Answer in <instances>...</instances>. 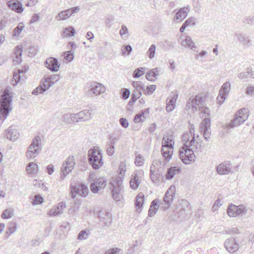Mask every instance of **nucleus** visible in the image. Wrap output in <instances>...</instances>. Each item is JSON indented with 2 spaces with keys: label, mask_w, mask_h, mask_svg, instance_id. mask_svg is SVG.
Segmentation results:
<instances>
[{
  "label": "nucleus",
  "mask_w": 254,
  "mask_h": 254,
  "mask_svg": "<svg viewBox=\"0 0 254 254\" xmlns=\"http://www.w3.org/2000/svg\"><path fill=\"white\" fill-rule=\"evenodd\" d=\"M173 147L169 146L162 145L161 153L163 157L168 161L172 158Z\"/></svg>",
  "instance_id": "nucleus-24"
},
{
  "label": "nucleus",
  "mask_w": 254,
  "mask_h": 254,
  "mask_svg": "<svg viewBox=\"0 0 254 254\" xmlns=\"http://www.w3.org/2000/svg\"><path fill=\"white\" fill-rule=\"evenodd\" d=\"M155 75V73L153 72L152 70H150L146 74V78L149 81H153L156 79Z\"/></svg>",
  "instance_id": "nucleus-52"
},
{
  "label": "nucleus",
  "mask_w": 254,
  "mask_h": 254,
  "mask_svg": "<svg viewBox=\"0 0 254 254\" xmlns=\"http://www.w3.org/2000/svg\"><path fill=\"white\" fill-rule=\"evenodd\" d=\"M141 95V93L139 91L138 93H134L132 94L131 98L129 102V104H132Z\"/></svg>",
  "instance_id": "nucleus-54"
},
{
  "label": "nucleus",
  "mask_w": 254,
  "mask_h": 254,
  "mask_svg": "<svg viewBox=\"0 0 254 254\" xmlns=\"http://www.w3.org/2000/svg\"><path fill=\"white\" fill-rule=\"evenodd\" d=\"M144 159L141 155L138 154L136 156L134 163L137 166H141L144 164Z\"/></svg>",
  "instance_id": "nucleus-48"
},
{
  "label": "nucleus",
  "mask_w": 254,
  "mask_h": 254,
  "mask_svg": "<svg viewBox=\"0 0 254 254\" xmlns=\"http://www.w3.org/2000/svg\"><path fill=\"white\" fill-rule=\"evenodd\" d=\"M74 51L73 50H69L64 53V59L65 60L68 62H71L74 58Z\"/></svg>",
  "instance_id": "nucleus-43"
},
{
  "label": "nucleus",
  "mask_w": 254,
  "mask_h": 254,
  "mask_svg": "<svg viewBox=\"0 0 254 254\" xmlns=\"http://www.w3.org/2000/svg\"><path fill=\"white\" fill-rule=\"evenodd\" d=\"M194 152L192 149L182 146L179 151L180 157L184 164H190L195 161Z\"/></svg>",
  "instance_id": "nucleus-6"
},
{
  "label": "nucleus",
  "mask_w": 254,
  "mask_h": 254,
  "mask_svg": "<svg viewBox=\"0 0 254 254\" xmlns=\"http://www.w3.org/2000/svg\"><path fill=\"white\" fill-rule=\"evenodd\" d=\"M45 66L52 71H58L60 68V64L55 58H48L45 62Z\"/></svg>",
  "instance_id": "nucleus-18"
},
{
  "label": "nucleus",
  "mask_w": 254,
  "mask_h": 254,
  "mask_svg": "<svg viewBox=\"0 0 254 254\" xmlns=\"http://www.w3.org/2000/svg\"><path fill=\"white\" fill-rule=\"evenodd\" d=\"M45 91V89H44V88H42V87L40 85L39 87H38L36 89H35L32 91V93L33 95H37L38 94H42Z\"/></svg>",
  "instance_id": "nucleus-61"
},
{
  "label": "nucleus",
  "mask_w": 254,
  "mask_h": 254,
  "mask_svg": "<svg viewBox=\"0 0 254 254\" xmlns=\"http://www.w3.org/2000/svg\"><path fill=\"white\" fill-rule=\"evenodd\" d=\"M75 34V30L72 26H69L64 29L63 32V37H71L74 36Z\"/></svg>",
  "instance_id": "nucleus-37"
},
{
  "label": "nucleus",
  "mask_w": 254,
  "mask_h": 254,
  "mask_svg": "<svg viewBox=\"0 0 254 254\" xmlns=\"http://www.w3.org/2000/svg\"><path fill=\"white\" fill-rule=\"evenodd\" d=\"M235 36L243 44H246L248 46H249L251 45L252 42L251 40H250L248 37L246 36L243 33H236L235 34Z\"/></svg>",
  "instance_id": "nucleus-33"
},
{
  "label": "nucleus",
  "mask_w": 254,
  "mask_h": 254,
  "mask_svg": "<svg viewBox=\"0 0 254 254\" xmlns=\"http://www.w3.org/2000/svg\"><path fill=\"white\" fill-rule=\"evenodd\" d=\"M156 171L150 172V177L152 181L155 183H159L160 178H163L162 173L155 172Z\"/></svg>",
  "instance_id": "nucleus-36"
},
{
  "label": "nucleus",
  "mask_w": 254,
  "mask_h": 254,
  "mask_svg": "<svg viewBox=\"0 0 254 254\" xmlns=\"http://www.w3.org/2000/svg\"><path fill=\"white\" fill-rule=\"evenodd\" d=\"M156 88V86L155 85H151L147 86L146 90L145 89L143 91L145 92V94L150 95L155 90Z\"/></svg>",
  "instance_id": "nucleus-57"
},
{
  "label": "nucleus",
  "mask_w": 254,
  "mask_h": 254,
  "mask_svg": "<svg viewBox=\"0 0 254 254\" xmlns=\"http://www.w3.org/2000/svg\"><path fill=\"white\" fill-rule=\"evenodd\" d=\"M66 207V204L64 202H61L57 205L53 207L48 212V215L51 217L57 216L63 213Z\"/></svg>",
  "instance_id": "nucleus-16"
},
{
  "label": "nucleus",
  "mask_w": 254,
  "mask_h": 254,
  "mask_svg": "<svg viewBox=\"0 0 254 254\" xmlns=\"http://www.w3.org/2000/svg\"><path fill=\"white\" fill-rule=\"evenodd\" d=\"M12 94L8 90H5L1 96L0 111L1 114L5 117L8 115L9 112L11 111V102Z\"/></svg>",
  "instance_id": "nucleus-4"
},
{
  "label": "nucleus",
  "mask_w": 254,
  "mask_h": 254,
  "mask_svg": "<svg viewBox=\"0 0 254 254\" xmlns=\"http://www.w3.org/2000/svg\"><path fill=\"white\" fill-rule=\"evenodd\" d=\"M248 109L243 108L239 110L233 119L228 124L223 126L225 129H229L237 127L246 121L249 117Z\"/></svg>",
  "instance_id": "nucleus-3"
},
{
  "label": "nucleus",
  "mask_w": 254,
  "mask_h": 254,
  "mask_svg": "<svg viewBox=\"0 0 254 254\" xmlns=\"http://www.w3.org/2000/svg\"><path fill=\"white\" fill-rule=\"evenodd\" d=\"M7 5L9 8L17 13H21L23 11L22 4L18 1L9 0Z\"/></svg>",
  "instance_id": "nucleus-23"
},
{
  "label": "nucleus",
  "mask_w": 254,
  "mask_h": 254,
  "mask_svg": "<svg viewBox=\"0 0 254 254\" xmlns=\"http://www.w3.org/2000/svg\"><path fill=\"white\" fill-rule=\"evenodd\" d=\"M156 51V46L155 44H152L147 52V56L150 59H153L155 57Z\"/></svg>",
  "instance_id": "nucleus-44"
},
{
  "label": "nucleus",
  "mask_w": 254,
  "mask_h": 254,
  "mask_svg": "<svg viewBox=\"0 0 254 254\" xmlns=\"http://www.w3.org/2000/svg\"><path fill=\"white\" fill-rule=\"evenodd\" d=\"M41 138L36 136L33 139L31 143L28 146L26 154L28 158H34L41 150Z\"/></svg>",
  "instance_id": "nucleus-5"
},
{
  "label": "nucleus",
  "mask_w": 254,
  "mask_h": 254,
  "mask_svg": "<svg viewBox=\"0 0 254 254\" xmlns=\"http://www.w3.org/2000/svg\"><path fill=\"white\" fill-rule=\"evenodd\" d=\"M175 187H170L166 192L163 198V201L160 203L163 210L168 209L172 204L175 197Z\"/></svg>",
  "instance_id": "nucleus-9"
},
{
  "label": "nucleus",
  "mask_w": 254,
  "mask_h": 254,
  "mask_svg": "<svg viewBox=\"0 0 254 254\" xmlns=\"http://www.w3.org/2000/svg\"><path fill=\"white\" fill-rule=\"evenodd\" d=\"M210 119L205 118L200 125V129L202 132L203 136L206 141H208L210 138Z\"/></svg>",
  "instance_id": "nucleus-12"
},
{
  "label": "nucleus",
  "mask_w": 254,
  "mask_h": 254,
  "mask_svg": "<svg viewBox=\"0 0 254 254\" xmlns=\"http://www.w3.org/2000/svg\"><path fill=\"white\" fill-rule=\"evenodd\" d=\"M47 81L53 85L57 81L59 80V75L53 74L50 76L47 77Z\"/></svg>",
  "instance_id": "nucleus-56"
},
{
  "label": "nucleus",
  "mask_w": 254,
  "mask_h": 254,
  "mask_svg": "<svg viewBox=\"0 0 254 254\" xmlns=\"http://www.w3.org/2000/svg\"><path fill=\"white\" fill-rule=\"evenodd\" d=\"M195 136H190L189 133H184L183 135V140L184 142L183 146L189 149H192L193 151L196 152L200 148L201 144L195 140Z\"/></svg>",
  "instance_id": "nucleus-7"
},
{
  "label": "nucleus",
  "mask_w": 254,
  "mask_h": 254,
  "mask_svg": "<svg viewBox=\"0 0 254 254\" xmlns=\"http://www.w3.org/2000/svg\"><path fill=\"white\" fill-rule=\"evenodd\" d=\"M140 183V179L137 174H134L132 175L129 184L130 188L133 190H136L139 186Z\"/></svg>",
  "instance_id": "nucleus-30"
},
{
  "label": "nucleus",
  "mask_w": 254,
  "mask_h": 254,
  "mask_svg": "<svg viewBox=\"0 0 254 254\" xmlns=\"http://www.w3.org/2000/svg\"><path fill=\"white\" fill-rule=\"evenodd\" d=\"M105 254H123V252L121 249L115 248L108 250Z\"/></svg>",
  "instance_id": "nucleus-49"
},
{
  "label": "nucleus",
  "mask_w": 254,
  "mask_h": 254,
  "mask_svg": "<svg viewBox=\"0 0 254 254\" xmlns=\"http://www.w3.org/2000/svg\"><path fill=\"white\" fill-rule=\"evenodd\" d=\"M16 230V224L15 223L9 224L7 226V230L10 232V234L13 233Z\"/></svg>",
  "instance_id": "nucleus-62"
},
{
  "label": "nucleus",
  "mask_w": 254,
  "mask_h": 254,
  "mask_svg": "<svg viewBox=\"0 0 254 254\" xmlns=\"http://www.w3.org/2000/svg\"><path fill=\"white\" fill-rule=\"evenodd\" d=\"M24 26L22 23H20L17 26H16L14 29L13 36H18L20 34L21 32L24 28Z\"/></svg>",
  "instance_id": "nucleus-51"
},
{
  "label": "nucleus",
  "mask_w": 254,
  "mask_h": 254,
  "mask_svg": "<svg viewBox=\"0 0 254 254\" xmlns=\"http://www.w3.org/2000/svg\"><path fill=\"white\" fill-rule=\"evenodd\" d=\"M166 165L165 161H162L160 159L154 160L150 167V172L157 171L159 173H163V167Z\"/></svg>",
  "instance_id": "nucleus-19"
},
{
  "label": "nucleus",
  "mask_w": 254,
  "mask_h": 254,
  "mask_svg": "<svg viewBox=\"0 0 254 254\" xmlns=\"http://www.w3.org/2000/svg\"><path fill=\"white\" fill-rule=\"evenodd\" d=\"M181 45L186 48H190L191 50L194 51L197 47L195 46L194 42L192 40L191 38L189 37H186L184 40H183Z\"/></svg>",
  "instance_id": "nucleus-29"
},
{
  "label": "nucleus",
  "mask_w": 254,
  "mask_h": 254,
  "mask_svg": "<svg viewBox=\"0 0 254 254\" xmlns=\"http://www.w3.org/2000/svg\"><path fill=\"white\" fill-rule=\"evenodd\" d=\"M90 235V233L87 232L86 230H81L78 234L77 239L79 240H86Z\"/></svg>",
  "instance_id": "nucleus-42"
},
{
  "label": "nucleus",
  "mask_w": 254,
  "mask_h": 254,
  "mask_svg": "<svg viewBox=\"0 0 254 254\" xmlns=\"http://www.w3.org/2000/svg\"><path fill=\"white\" fill-rule=\"evenodd\" d=\"M122 181L121 180L114 181L113 184V188L112 191V196L116 201L120 200L121 198L120 191L122 189Z\"/></svg>",
  "instance_id": "nucleus-17"
},
{
  "label": "nucleus",
  "mask_w": 254,
  "mask_h": 254,
  "mask_svg": "<svg viewBox=\"0 0 254 254\" xmlns=\"http://www.w3.org/2000/svg\"><path fill=\"white\" fill-rule=\"evenodd\" d=\"M77 114L78 116L77 123L85 121L91 119V112L89 110H83Z\"/></svg>",
  "instance_id": "nucleus-27"
},
{
  "label": "nucleus",
  "mask_w": 254,
  "mask_h": 254,
  "mask_svg": "<svg viewBox=\"0 0 254 254\" xmlns=\"http://www.w3.org/2000/svg\"><path fill=\"white\" fill-rule=\"evenodd\" d=\"M202 205V203H201L195 212V216L196 218H197L198 219L200 218L201 215L202 214L203 209Z\"/></svg>",
  "instance_id": "nucleus-63"
},
{
  "label": "nucleus",
  "mask_w": 254,
  "mask_h": 254,
  "mask_svg": "<svg viewBox=\"0 0 254 254\" xmlns=\"http://www.w3.org/2000/svg\"><path fill=\"white\" fill-rule=\"evenodd\" d=\"M145 68L144 67H139L136 68L133 73L134 78H138L144 74Z\"/></svg>",
  "instance_id": "nucleus-45"
},
{
  "label": "nucleus",
  "mask_w": 254,
  "mask_h": 254,
  "mask_svg": "<svg viewBox=\"0 0 254 254\" xmlns=\"http://www.w3.org/2000/svg\"><path fill=\"white\" fill-rule=\"evenodd\" d=\"M6 137L10 140L15 141L19 137V132L14 126H10L6 130Z\"/></svg>",
  "instance_id": "nucleus-22"
},
{
  "label": "nucleus",
  "mask_w": 254,
  "mask_h": 254,
  "mask_svg": "<svg viewBox=\"0 0 254 254\" xmlns=\"http://www.w3.org/2000/svg\"><path fill=\"white\" fill-rule=\"evenodd\" d=\"M106 186V181L104 178L97 179L90 185V190L93 193H97L100 189Z\"/></svg>",
  "instance_id": "nucleus-15"
},
{
  "label": "nucleus",
  "mask_w": 254,
  "mask_h": 254,
  "mask_svg": "<svg viewBox=\"0 0 254 254\" xmlns=\"http://www.w3.org/2000/svg\"><path fill=\"white\" fill-rule=\"evenodd\" d=\"M71 113H67L63 115L62 117V120L66 124L71 123L70 121Z\"/></svg>",
  "instance_id": "nucleus-53"
},
{
  "label": "nucleus",
  "mask_w": 254,
  "mask_h": 254,
  "mask_svg": "<svg viewBox=\"0 0 254 254\" xmlns=\"http://www.w3.org/2000/svg\"><path fill=\"white\" fill-rule=\"evenodd\" d=\"M27 172L30 175H35L38 171V166L34 162L29 163L26 167Z\"/></svg>",
  "instance_id": "nucleus-34"
},
{
  "label": "nucleus",
  "mask_w": 254,
  "mask_h": 254,
  "mask_svg": "<svg viewBox=\"0 0 254 254\" xmlns=\"http://www.w3.org/2000/svg\"><path fill=\"white\" fill-rule=\"evenodd\" d=\"M144 201V195L142 192H139L135 198V206L140 208Z\"/></svg>",
  "instance_id": "nucleus-40"
},
{
  "label": "nucleus",
  "mask_w": 254,
  "mask_h": 254,
  "mask_svg": "<svg viewBox=\"0 0 254 254\" xmlns=\"http://www.w3.org/2000/svg\"><path fill=\"white\" fill-rule=\"evenodd\" d=\"M132 50V47L130 45L125 46L124 47V49L121 52L122 56H125L126 55V52L127 53V55H129Z\"/></svg>",
  "instance_id": "nucleus-58"
},
{
  "label": "nucleus",
  "mask_w": 254,
  "mask_h": 254,
  "mask_svg": "<svg viewBox=\"0 0 254 254\" xmlns=\"http://www.w3.org/2000/svg\"><path fill=\"white\" fill-rule=\"evenodd\" d=\"M160 200L155 199L152 201L148 211V216L149 217L153 216L157 212L159 207Z\"/></svg>",
  "instance_id": "nucleus-26"
},
{
  "label": "nucleus",
  "mask_w": 254,
  "mask_h": 254,
  "mask_svg": "<svg viewBox=\"0 0 254 254\" xmlns=\"http://www.w3.org/2000/svg\"><path fill=\"white\" fill-rule=\"evenodd\" d=\"M14 215V210L10 208L4 210L1 214V217L2 219H8L11 218Z\"/></svg>",
  "instance_id": "nucleus-39"
},
{
  "label": "nucleus",
  "mask_w": 254,
  "mask_h": 254,
  "mask_svg": "<svg viewBox=\"0 0 254 254\" xmlns=\"http://www.w3.org/2000/svg\"><path fill=\"white\" fill-rule=\"evenodd\" d=\"M190 10V7L189 5L181 8L176 13L175 20L182 21L187 16Z\"/></svg>",
  "instance_id": "nucleus-20"
},
{
  "label": "nucleus",
  "mask_w": 254,
  "mask_h": 254,
  "mask_svg": "<svg viewBox=\"0 0 254 254\" xmlns=\"http://www.w3.org/2000/svg\"><path fill=\"white\" fill-rule=\"evenodd\" d=\"M231 89V84L229 81L225 82L222 86L219 93L227 96Z\"/></svg>",
  "instance_id": "nucleus-35"
},
{
  "label": "nucleus",
  "mask_w": 254,
  "mask_h": 254,
  "mask_svg": "<svg viewBox=\"0 0 254 254\" xmlns=\"http://www.w3.org/2000/svg\"><path fill=\"white\" fill-rule=\"evenodd\" d=\"M18 72L17 73L14 72L13 74V80L12 81H15V83L13 84V85H16L19 82L21 78L20 74L23 72V70L21 69H18Z\"/></svg>",
  "instance_id": "nucleus-46"
},
{
  "label": "nucleus",
  "mask_w": 254,
  "mask_h": 254,
  "mask_svg": "<svg viewBox=\"0 0 254 254\" xmlns=\"http://www.w3.org/2000/svg\"><path fill=\"white\" fill-rule=\"evenodd\" d=\"M174 141L171 134L167 133L164 135L162 142V145L169 146L173 147Z\"/></svg>",
  "instance_id": "nucleus-32"
},
{
  "label": "nucleus",
  "mask_w": 254,
  "mask_h": 254,
  "mask_svg": "<svg viewBox=\"0 0 254 254\" xmlns=\"http://www.w3.org/2000/svg\"><path fill=\"white\" fill-rule=\"evenodd\" d=\"M186 109H191L193 111H201V114L205 115L204 119L209 116L210 111L209 108L204 107V98L200 95L192 96L187 103Z\"/></svg>",
  "instance_id": "nucleus-1"
},
{
  "label": "nucleus",
  "mask_w": 254,
  "mask_h": 254,
  "mask_svg": "<svg viewBox=\"0 0 254 254\" xmlns=\"http://www.w3.org/2000/svg\"><path fill=\"white\" fill-rule=\"evenodd\" d=\"M250 73L251 69L250 68H248L246 71L243 72L239 74L238 77L241 79H246L250 76Z\"/></svg>",
  "instance_id": "nucleus-55"
},
{
  "label": "nucleus",
  "mask_w": 254,
  "mask_h": 254,
  "mask_svg": "<svg viewBox=\"0 0 254 254\" xmlns=\"http://www.w3.org/2000/svg\"><path fill=\"white\" fill-rule=\"evenodd\" d=\"M178 208H180V209L178 211H177V213L183 215L187 209H190V203L187 200H182Z\"/></svg>",
  "instance_id": "nucleus-31"
},
{
  "label": "nucleus",
  "mask_w": 254,
  "mask_h": 254,
  "mask_svg": "<svg viewBox=\"0 0 254 254\" xmlns=\"http://www.w3.org/2000/svg\"><path fill=\"white\" fill-rule=\"evenodd\" d=\"M52 85V84H51V83H50V82H49L47 81V78H45L44 79H42L41 81V85L40 86H41L42 87V88H44V89H45V91H46L49 88H50Z\"/></svg>",
  "instance_id": "nucleus-50"
},
{
  "label": "nucleus",
  "mask_w": 254,
  "mask_h": 254,
  "mask_svg": "<svg viewBox=\"0 0 254 254\" xmlns=\"http://www.w3.org/2000/svg\"><path fill=\"white\" fill-rule=\"evenodd\" d=\"M79 10L78 6L74 7L65 10V12L67 18L69 17L74 13L77 12Z\"/></svg>",
  "instance_id": "nucleus-47"
},
{
  "label": "nucleus",
  "mask_w": 254,
  "mask_h": 254,
  "mask_svg": "<svg viewBox=\"0 0 254 254\" xmlns=\"http://www.w3.org/2000/svg\"><path fill=\"white\" fill-rule=\"evenodd\" d=\"M56 18L59 20H64L67 18L65 10L60 12L57 16Z\"/></svg>",
  "instance_id": "nucleus-59"
},
{
  "label": "nucleus",
  "mask_w": 254,
  "mask_h": 254,
  "mask_svg": "<svg viewBox=\"0 0 254 254\" xmlns=\"http://www.w3.org/2000/svg\"><path fill=\"white\" fill-rule=\"evenodd\" d=\"M119 173L121 175L125 174L126 171V166L125 163L121 162L119 168Z\"/></svg>",
  "instance_id": "nucleus-64"
},
{
  "label": "nucleus",
  "mask_w": 254,
  "mask_h": 254,
  "mask_svg": "<svg viewBox=\"0 0 254 254\" xmlns=\"http://www.w3.org/2000/svg\"><path fill=\"white\" fill-rule=\"evenodd\" d=\"M88 162L94 169H99L103 165L102 151L99 147H93L88 152Z\"/></svg>",
  "instance_id": "nucleus-2"
},
{
  "label": "nucleus",
  "mask_w": 254,
  "mask_h": 254,
  "mask_svg": "<svg viewBox=\"0 0 254 254\" xmlns=\"http://www.w3.org/2000/svg\"><path fill=\"white\" fill-rule=\"evenodd\" d=\"M224 245L226 250L231 254L236 252L239 249V245L233 237L227 239L225 241Z\"/></svg>",
  "instance_id": "nucleus-13"
},
{
  "label": "nucleus",
  "mask_w": 254,
  "mask_h": 254,
  "mask_svg": "<svg viewBox=\"0 0 254 254\" xmlns=\"http://www.w3.org/2000/svg\"><path fill=\"white\" fill-rule=\"evenodd\" d=\"M103 216L100 215V220L102 221L105 226H109L112 223V219L109 213L103 214Z\"/></svg>",
  "instance_id": "nucleus-38"
},
{
  "label": "nucleus",
  "mask_w": 254,
  "mask_h": 254,
  "mask_svg": "<svg viewBox=\"0 0 254 254\" xmlns=\"http://www.w3.org/2000/svg\"><path fill=\"white\" fill-rule=\"evenodd\" d=\"M247 209L243 205L236 206L234 204H230L227 208V213L230 217H235L243 213H246Z\"/></svg>",
  "instance_id": "nucleus-11"
},
{
  "label": "nucleus",
  "mask_w": 254,
  "mask_h": 254,
  "mask_svg": "<svg viewBox=\"0 0 254 254\" xmlns=\"http://www.w3.org/2000/svg\"><path fill=\"white\" fill-rule=\"evenodd\" d=\"M232 164L229 161H225L218 165L216 171L220 175H227L231 173Z\"/></svg>",
  "instance_id": "nucleus-14"
},
{
  "label": "nucleus",
  "mask_w": 254,
  "mask_h": 254,
  "mask_svg": "<svg viewBox=\"0 0 254 254\" xmlns=\"http://www.w3.org/2000/svg\"><path fill=\"white\" fill-rule=\"evenodd\" d=\"M132 85L135 89V93H138L139 91L141 93V91H143L145 90L143 85L140 81H133Z\"/></svg>",
  "instance_id": "nucleus-41"
},
{
  "label": "nucleus",
  "mask_w": 254,
  "mask_h": 254,
  "mask_svg": "<svg viewBox=\"0 0 254 254\" xmlns=\"http://www.w3.org/2000/svg\"><path fill=\"white\" fill-rule=\"evenodd\" d=\"M43 202V198L39 195H36L32 201V204L36 205L42 203Z\"/></svg>",
  "instance_id": "nucleus-60"
},
{
  "label": "nucleus",
  "mask_w": 254,
  "mask_h": 254,
  "mask_svg": "<svg viewBox=\"0 0 254 254\" xmlns=\"http://www.w3.org/2000/svg\"><path fill=\"white\" fill-rule=\"evenodd\" d=\"M70 193L72 198H75L78 194L82 197H85L88 193V187L83 184H78L70 187Z\"/></svg>",
  "instance_id": "nucleus-10"
},
{
  "label": "nucleus",
  "mask_w": 254,
  "mask_h": 254,
  "mask_svg": "<svg viewBox=\"0 0 254 254\" xmlns=\"http://www.w3.org/2000/svg\"><path fill=\"white\" fill-rule=\"evenodd\" d=\"M181 171V170L179 167H171L167 170L165 175L166 179L168 180H171L176 174H179Z\"/></svg>",
  "instance_id": "nucleus-25"
},
{
  "label": "nucleus",
  "mask_w": 254,
  "mask_h": 254,
  "mask_svg": "<svg viewBox=\"0 0 254 254\" xmlns=\"http://www.w3.org/2000/svg\"><path fill=\"white\" fill-rule=\"evenodd\" d=\"M75 161L73 156H69L65 161L61 167L62 174L61 179L63 180L66 175L72 171L75 165Z\"/></svg>",
  "instance_id": "nucleus-8"
},
{
  "label": "nucleus",
  "mask_w": 254,
  "mask_h": 254,
  "mask_svg": "<svg viewBox=\"0 0 254 254\" xmlns=\"http://www.w3.org/2000/svg\"><path fill=\"white\" fill-rule=\"evenodd\" d=\"M91 91L95 95H98L105 91V88L104 86L101 83H96L92 86Z\"/></svg>",
  "instance_id": "nucleus-28"
},
{
  "label": "nucleus",
  "mask_w": 254,
  "mask_h": 254,
  "mask_svg": "<svg viewBox=\"0 0 254 254\" xmlns=\"http://www.w3.org/2000/svg\"><path fill=\"white\" fill-rule=\"evenodd\" d=\"M178 95L175 92L172 93L171 98L167 100L166 110L168 112L172 111L176 106V102Z\"/></svg>",
  "instance_id": "nucleus-21"
}]
</instances>
